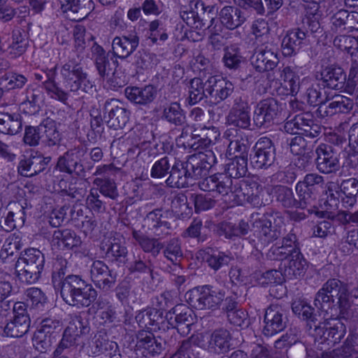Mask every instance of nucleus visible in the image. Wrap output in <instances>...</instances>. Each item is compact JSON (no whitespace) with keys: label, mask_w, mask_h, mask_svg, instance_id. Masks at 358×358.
I'll return each instance as SVG.
<instances>
[{"label":"nucleus","mask_w":358,"mask_h":358,"mask_svg":"<svg viewBox=\"0 0 358 358\" xmlns=\"http://www.w3.org/2000/svg\"><path fill=\"white\" fill-rule=\"evenodd\" d=\"M42 130V142L48 146H54L59 143L61 135L57 128V124L51 118H46L41 123Z\"/></svg>","instance_id":"de8ad7c7"},{"label":"nucleus","mask_w":358,"mask_h":358,"mask_svg":"<svg viewBox=\"0 0 358 358\" xmlns=\"http://www.w3.org/2000/svg\"><path fill=\"white\" fill-rule=\"evenodd\" d=\"M126 97L132 103L139 106H148L155 99L157 90L152 85L144 87H127L124 90Z\"/></svg>","instance_id":"7c9ffc66"},{"label":"nucleus","mask_w":358,"mask_h":358,"mask_svg":"<svg viewBox=\"0 0 358 358\" xmlns=\"http://www.w3.org/2000/svg\"><path fill=\"white\" fill-rule=\"evenodd\" d=\"M305 34L296 28L288 30L281 41L280 49L285 57H291L297 55L301 45L306 41Z\"/></svg>","instance_id":"c756f323"},{"label":"nucleus","mask_w":358,"mask_h":358,"mask_svg":"<svg viewBox=\"0 0 358 358\" xmlns=\"http://www.w3.org/2000/svg\"><path fill=\"white\" fill-rule=\"evenodd\" d=\"M136 340V346L143 350V354L146 357L159 356L165 349V341L160 337L156 338L148 331H139Z\"/></svg>","instance_id":"393cba45"},{"label":"nucleus","mask_w":358,"mask_h":358,"mask_svg":"<svg viewBox=\"0 0 358 358\" xmlns=\"http://www.w3.org/2000/svg\"><path fill=\"white\" fill-rule=\"evenodd\" d=\"M52 240L59 248L63 249H73L81 244L80 237L74 231L69 229L55 231Z\"/></svg>","instance_id":"a18cd8bd"},{"label":"nucleus","mask_w":358,"mask_h":358,"mask_svg":"<svg viewBox=\"0 0 358 358\" xmlns=\"http://www.w3.org/2000/svg\"><path fill=\"white\" fill-rule=\"evenodd\" d=\"M140 38L135 29L124 32L115 36L112 41V50L114 57L122 59L131 55L139 45Z\"/></svg>","instance_id":"6ab92c4d"},{"label":"nucleus","mask_w":358,"mask_h":358,"mask_svg":"<svg viewBox=\"0 0 358 358\" xmlns=\"http://www.w3.org/2000/svg\"><path fill=\"white\" fill-rule=\"evenodd\" d=\"M59 337L36 330L32 341L36 350L41 352L50 350Z\"/></svg>","instance_id":"052dcab7"},{"label":"nucleus","mask_w":358,"mask_h":358,"mask_svg":"<svg viewBox=\"0 0 358 358\" xmlns=\"http://www.w3.org/2000/svg\"><path fill=\"white\" fill-rule=\"evenodd\" d=\"M81 349L90 357L105 355L109 358H121L122 355L117 343L110 341L104 331H98L83 343Z\"/></svg>","instance_id":"0eeeda50"},{"label":"nucleus","mask_w":358,"mask_h":358,"mask_svg":"<svg viewBox=\"0 0 358 358\" xmlns=\"http://www.w3.org/2000/svg\"><path fill=\"white\" fill-rule=\"evenodd\" d=\"M27 82V76L17 72L9 71L0 76V85L8 91L20 90Z\"/></svg>","instance_id":"4d7b16f0"},{"label":"nucleus","mask_w":358,"mask_h":358,"mask_svg":"<svg viewBox=\"0 0 358 358\" xmlns=\"http://www.w3.org/2000/svg\"><path fill=\"white\" fill-rule=\"evenodd\" d=\"M264 322V335L272 336L286 328L288 322L286 310L280 306L271 304L265 311Z\"/></svg>","instance_id":"dca6fc26"},{"label":"nucleus","mask_w":358,"mask_h":358,"mask_svg":"<svg viewBox=\"0 0 358 358\" xmlns=\"http://www.w3.org/2000/svg\"><path fill=\"white\" fill-rule=\"evenodd\" d=\"M354 106L352 99L342 95L334 96L328 105H321L316 110L320 117L332 116L337 113H348Z\"/></svg>","instance_id":"cd10ccee"},{"label":"nucleus","mask_w":358,"mask_h":358,"mask_svg":"<svg viewBox=\"0 0 358 358\" xmlns=\"http://www.w3.org/2000/svg\"><path fill=\"white\" fill-rule=\"evenodd\" d=\"M201 338L206 343L202 344V347L210 352L222 354L229 351L231 335L230 332L223 328L215 329L210 334H201Z\"/></svg>","instance_id":"4be33fe9"},{"label":"nucleus","mask_w":358,"mask_h":358,"mask_svg":"<svg viewBox=\"0 0 358 358\" xmlns=\"http://www.w3.org/2000/svg\"><path fill=\"white\" fill-rule=\"evenodd\" d=\"M315 162L317 169L322 173L330 174L340 169L339 159L331 145L320 143L315 148Z\"/></svg>","instance_id":"2eb2a0df"},{"label":"nucleus","mask_w":358,"mask_h":358,"mask_svg":"<svg viewBox=\"0 0 358 358\" xmlns=\"http://www.w3.org/2000/svg\"><path fill=\"white\" fill-rule=\"evenodd\" d=\"M170 294L163 293L157 299L159 303V309L150 308L139 311L135 317L136 321L140 327L155 329L164 328L165 320L163 318L162 310L169 308L171 305Z\"/></svg>","instance_id":"9b49d317"},{"label":"nucleus","mask_w":358,"mask_h":358,"mask_svg":"<svg viewBox=\"0 0 358 358\" xmlns=\"http://www.w3.org/2000/svg\"><path fill=\"white\" fill-rule=\"evenodd\" d=\"M224 54L222 57L224 65L231 70H236L243 62L241 48L236 44H232L224 48Z\"/></svg>","instance_id":"5fc2aeb1"},{"label":"nucleus","mask_w":358,"mask_h":358,"mask_svg":"<svg viewBox=\"0 0 358 358\" xmlns=\"http://www.w3.org/2000/svg\"><path fill=\"white\" fill-rule=\"evenodd\" d=\"M94 5L92 0H72L62 12L71 21L84 20L94 9Z\"/></svg>","instance_id":"e433bc0d"},{"label":"nucleus","mask_w":358,"mask_h":358,"mask_svg":"<svg viewBox=\"0 0 358 358\" xmlns=\"http://www.w3.org/2000/svg\"><path fill=\"white\" fill-rule=\"evenodd\" d=\"M250 163L255 169H267L276 161V148L273 141L266 136L259 138L250 157Z\"/></svg>","instance_id":"1a4fd4ad"},{"label":"nucleus","mask_w":358,"mask_h":358,"mask_svg":"<svg viewBox=\"0 0 358 358\" xmlns=\"http://www.w3.org/2000/svg\"><path fill=\"white\" fill-rule=\"evenodd\" d=\"M90 277L96 287L103 292L109 291L116 282V273L101 260L92 262L90 268Z\"/></svg>","instance_id":"a211bd4d"},{"label":"nucleus","mask_w":358,"mask_h":358,"mask_svg":"<svg viewBox=\"0 0 358 358\" xmlns=\"http://www.w3.org/2000/svg\"><path fill=\"white\" fill-rule=\"evenodd\" d=\"M281 78L285 83V87L289 90L292 96H295L299 91L308 87L311 79L308 77L300 79L299 76L290 66H285L281 71Z\"/></svg>","instance_id":"4c0bfd02"},{"label":"nucleus","mask_w":358,"mask_h":358,"mask_svg":"<svg viewBox=\"0 0 358 358\" xmlns=\"http://www.w3.org/2000/svg\"><path fill=\"white\" fill-rule=\"evenodd\" d=\"M247 171L248 159L235 155L234 159L226 164L224 173L234 180H237V178L245 176Z\"/></svg>","instance_id":"6e6d98bb"},{"label":"nucleus","mask_w":358,"mask_h":358,"mask_svg":"<svg viewBox=\"0 0 358 358\" xmlns=\"http://www.w3.org/2000/svg\"><path fill=\"white\" fill-rule=\"evenodd\" d=\"M289 258L288 264L285 269V274L289 275L291 278H297L303 275L308 265L301 251H296L295 253H292Z\"/></svg>","instance_id":"49530a36"},{"label":"nucleus","mask_w":358,"mask_h":358,"mask_svg":"<svg viewBox=\"0 0 358 358\" xmlns=\"http://www.w3.org/2000/svg\"><path fill=\"white\" fill-rule=\"evenodd\" d=\"M340 190L344 195L342 197L343 206L345 208H351L357 202L358 195V180L354 178L345 180L341 182Z\"/></svg>","instance_id":"09e8293b"},{"label":"nucleus","mask_w":358,"mask_h":358,"mask_svg":"<svg viewBox=\"0 0 358 358\" xmlns=\"http://www.w3.org/2000/svg\"><path fill=\"white\" fill-rule=\"evenodd\" d=\"M90 331L89 322L80 315L73 316L64 329L62 338L56 348V354L71 347L78 345L81 336Z\"/></svg>","instance_id":"f8f14e48"},{"label":"nucleus","mask_w":358,"mask_h":358,"mask_svg":"<svg viewBox=\"0 0 358 358\" xmlns=\"http://www.w3.org/2000/svg\"><path fill=\"white\" fill-rule=\"evenodd\" d=\"M131 235L136 244L145 253L150 254L153 258H157L161 254L163 242L160 238L148 236L136 229L132 231Z\"/></svg>","instance_id":"2f4dec72"},{"label":"nucleus","mask_w":358,"mask_h":358,"mask_svg":"<svg viewBox=\"0 0 358 358\" xmlns=\"http://www.w3.org/2000/svg\"><path fill=\"white\" fill-rule=\"evenodd\" d=\"M220 133L215 127H203L201 129V134H194L187 143V146L196 150L206 148L214 144L220 137Z\"/></svg>","instance_id":"72a5a7b5"},{"label":"nucleus","mask_w":358,"mask_h":358,"mask_svg":"<svg viewBox=\"0 0 358 358\" xmlns=\"http://www.w3.org/2000/svg\"><path fill=\"white\" fill-rule=\"evenodd\" d=\"M106 123L108 127L115 130L122 129L128 122L130 112L124 104L117 99H112L104 104Z\"/></svg>","instance_id":"f3484780"},{"label":"nucleus","mask_w":358,"mask_h":358,"mask_svg":"<svg viewBox=\"0 0 358 358\" xmlns=\"http://www.w3.org/2000/svg\"><path fill=\"white\" fill-rule=\"evenodd\" d=\"M185 164L181 161L175 160L172 164L170 175L166 180V184L172 187L185 188L189 186L190 176L186 173Z\"/></svg>","instance_id":"ea45409f"},{"label":"nucleus","mask_w":358,"mask_h":358,"mask_svg":"<svg viewBox=\"0 0 358 358\" xmlns=\"http://www.w3.org/2000/svg\"><path fill=\"white\" fill-rule=\"evenodd\" d=\"M279 112L280 106L277 100L268 98L260 101L255 106L253 120L257 127H262L273 122Z\"/></svg>","instance_id":"5701e85b"},{"label":"nucleus","mask_w":358,"mask_h":358,"mask_svg":"<svg viewBox=\"0 0 358 358\" xmlns=\"http://www.w3.org/2000/svg\"><path fill=\"white\" fill-rule=\"evenodd\" d=\"M251 59L253 67L259 72L272 71L279 63L278 55L273 49L255 48Z\"/></svg>","instance_id":"c85d7f7f"},{"label":"nucleus","mask_w":358,"mask_h":358,"mask_svg":"<svg viewBox=\"0 0 358 358\" xmlns=\"http://www.w3.org/2000/svg\"><path fill=\"white\" fill-rule=\"evenodd\" d=\"M86 154L87 148L84 145L79 144L74 146L59 157L56 167L61 172L78 177H85V169L81 163V159Z\"/></svg>","instance_id":"9d476101"},{"label":"nucleus","mask_w":358,"mask_h":358,"mask_svg":"<svg viewBox=\"0 0 358 358\" xmlns=\"http://www.w3.org/2000/svg\"><path fill=\"white\" fill-rule=\"evenodd\" d=\"M162 118L176 127H183L186 124L185 112L178 102L164 106Z\"/></svg>","instance_id":"37998d69"},{"label":"nucleus","mask_w":358,"mask_h":358,"mask_svg":"<svg viewBox=\"0 0 358 358\" xmlns=\"http://www.w3.org/2000/svg\"><path fill=\"white\" fill-rule=\"evenodd\" d=\"M234 260V257L231 252L220 251L210 249V252H208L206 255V261L208 265L214 271H218L224 266H227L229 263Z\"/></svg>","instance_id":"3c124183"},{"label":"nucleus","mask_w":358,"mask_h":358,"mask_svg":"<svg viewBox=\"0 0 358 358\" xmlns=\"http://www.w3.org/2000/svg\"><path fill=\"white\" fill-rule=\"evenodd\" d=\"M68 262L65 259H57L52 273V283L60 292L65 303L78 308L90 306L97 297V291L80 275L68 274Z\"/></svg>","instance_id":"f03ea898"},{"label":"nucleus","mask_w":358,"mask_h":358,"mask_svg":"<svg viewBox=\"0 0 358 358\" xmlns=\"http://www.w3.org/2000/svg\"><path fill=\"white\" fill-rule=\"evenodd\" d=\"M315 336L320 340L321 343H327L333 346L339 343L346 334V327L340 320L333 323L314 324Z\"/></svg>","instance_id":"aec40b11"},{"label":"nucleus","mask_w":358,"mask_h":358,"mask_svg":"<svg viewBox=\"0 0 358 358\" xmlns=\"http://www.w3.org/2000/svg\"><path fill=\"white\" fill-rule=\"evenodd\" d=\"M22 116L17 113H0V132L6 135H16L22 131Z\"/></svg>","instance_id":"79ce46f5"},{"label":"nucleus","mask_w":358,"mask_h":358,"mask_svg":"<svg viewBox=\"0 0 358 358\" xmlns=\"http://www.w3.org/2000/svg\"><path fill=\"white\" fill-rule=\"evenodd\" d=\"M31 319L27 305L23 302H16L13 307V316L4 326H1L3 335L10 338H20L29 330Z\"/></svg>","instance_id":"6e6552de"},{"label":"nucleus","mask_w":358,"mask_h":358,"mask_svg":"<svg viewBox=\"0 0 358 358\" xmlns=\"http://www.w3.org/2000/svg\"><path fill=\"white\" fill-rule=\"evenodd\" d=\"M247 19L246 13L237 6H225L219 12V20L221 24L229 30L240 27Z\"/></svg>","instance_id":"bb28decb"},{"label":"nucleus","mask_w":358,"mask_h":358,"mask_svg":"<svg viewBox=\"0 0 358 358\" xmlns=\"http://www.w3.org/2000/svg\"><path fill=\"white\" fill-rule=\"evenodd\" d=\"M62 329V322L55 317H45L41 320L36 330L59 337Z\"/></svg>","instance_id":"338daca9"},{"label":"nucleus","mask_w":358,"mask_h":358,"mask_svg":"<svg viewBox=\"0 0 358 358\" xmlns=\"http://www.w3.org/2000/svg\"><path fill=\"white\" fill-rule=\"evenodd\" d=\"M297 130L303 131L302 134L310 138L319 136L322 132V127L310 118L307 113H300L294 117Z\"/></svg>","instance_id":"a19ab883"},{"label":"nucleus","mask_w":358,"mask_h":358,"mask_svg":"<svg viewBox=\"0 0 358 358\" xmlns=\"http://www.w3.org/2000/svg\"><path fill=\"white\" fill-rule=\"evenodd\" d=\"M292 310L299 318L313 322L315 324L313 308L305 301H294L292 303Z\"/></svg>","instance_id":"774afa93"},{"label":"nucleus","mask_w":358,"mask_h":358,"mask_svg":"<svg viewBox=\"0 0 358 358\" xmlns=\"http://www.w3.org/2000/svg\"><path fill=\"white\" fill-rule=\"evenodd\" d=\"M225 296L223 289L215 288L211 285L194 287L185 294L187 303L198 310H215Z\"/></svg>","instance_id":"423d86ee"},{"label":"nucleus","mask_w":358,"mask_h":358,"mask_svg":"<svg viewBox=\"0 0 358 358\" xmlns=\"http://www.w3.org/2000/svg\"><path fill=\"white\" fill-rule=\"evenodd\" d=\"M144 222L148 229L153 231L156 236L166 235L168 231L171 229V224L166 220H163V210L161 208H156L149 212Z\"/></svg>","instance_id":"58836bf2"},{"label":"nucleus","mask_w":358,"mask_h":358,"mask_svg":"<svg viewBox=\"0 0 358 358\" xmlns=\"http://www.w3.org/2000/svg\"><path fill=\"white\" fill-rule=\"evenodd\" d=\"M225 134L229 140L228 145L229 153L248 159L249 145L246 136H243L242 132L235 128L227 129Z\"/></svg>","instance_id":"c9c22d12"},{"label":"nucleus","mask_w":358,"mask_h":358,"mask_svg":"<svg viewBox=\"0 0 358 358\" xmlns=\"http://www.w3.org/2000/svg\"><path fill=\"white\" fill-rule=\"evenodd\" d=\"M78 53L73 52L70 53L67 61L59 67V75L67 90L56 82L57 66L45 71L46 79L42 83L51 99L66 104L71 92L79 95L81 93L90 94L93 92L94 85L84 69Z\"/></svg>","instance_id":"f257e3e1"},{"label":"nucleus","mask_w":358,"mask_h":358,"mask_svg":"<svg viewBox=\"0 0 358 358\" xmlns=\"http://www.w3.org/2000/svg\"><path fill=\"white\" fill-rule=\"evenodd\" d=\"M243 192L245 193L243 202L246 201L255 207H259L262 204V200L260 197L262 188L256 182H250L244 185Z\"/></svg>","instance_id":"69168bd1"},{"label":"nucleus","mask_w":358,"mask_h":358,"mask_svg":"<svg viewBox=\"0 0 358 358\" xmlns=\"http://www.w3.org/2000/svg\"><path fill=\"white\" fill-rule=\"evenodd\" d=\"M161 253L163 257L174 265L182 258L183 252L181 247V241L178 238H172L166 242H163Z\"/></svg>","instance_id":"8fccbe9b"},{"label":"nucleus","mask_w":358,"mask_h":358,"mask_svg":"<svg viewBox=\"0 0 358 358\" xmlns=\"http://www.w3.org/2000/svg\"><path fill=\"white\" fill-rule=\"evenodd\" d=\"M314 305L327 314L333 310H338L341 313L346 310L349 308L347 283L338 278L329 279L316 293Z\"/></svg>","instance_id":"7ed1b4c3"},{"label":"nucleus","mask_w":358,"mask_h":358,"mask_svg":"<svg viewBox=\"0 0 358 358\" xmlns=\"http://www.w3.org/2000/svg\"><path fill=\"white\" fill-rule=\"evenodd\" d=\"M28 41L24 31L20 29H14L12 32L11 43L6 51L12 59H16L22 55L27 50Z\"/></svg>","instance_id":"c03bdc74"},{"label":"nucleus","mask_w":358,"mask_h":358,"mask_svg":"<svg viewBox=\"0 0 358 358\" xmlns=\"http://www.w3.org/2000/svg\"><path fill=\"white\" fill-rule=\"evenodd\" d=\"M271 194L283 207L296 208V199L291 188L284 185H275L272 188Z\"/></svg>","instance_id":"bf43d9fd"},{"label":"nucleus","mask_w":358,"mask_h":358,"mask_svg":"<svg viewBox=\"0 0 358 358\" xmlns=\"http://www.w3.org/2000/svg\"><path fill=\"white\" fill-rule=\"evenodd\" d=\"M333 43L336 48L352 57L358 56V38L350 35H338L334 38Z\"/></svg>","instance_id":"13d9d810"},{"label":"nucleus","mask_w":358,"mask_h":358,"mask_svg":"<svg viewBox=\"0 0 358 358\" xmlns=\"http://www.w3.org/2000/svg\"><path fill=\"white\" fill-rule=\"evenodd\" d=\"M320 76L327 87L345 91L347 87L346 73L341 67L336 65L325 66L322 69Z\"/></svg>","instance_id":"a878e982"},{"label":"nucleus","mask_w":358,"mask_h":358,"mask_svg":"<svg viewBox=\"0 0 358 358\" xmlns=\"http://www.w3.org/2000/svg\"><path fill=\"white\" fill-rule=\"evenodd\" d=\"M206 80L203 81L200 78H194L189 83V103L194 105L202 100L207 102L206 91Z\"/></svg>","instance_id":"864d4df0"},{"label":"nucleus","mask_w":358,"mask_h":358,"mask_svg":"<svg viewBox=\"0 0 358 358\" xmlns=\"http://www.w3.org/2000/svg\"><path fill=\"white\" fill-rule=\"evenodd\" d=\"M184 163L186 173H188L187 175L190 176L192 179L205 176L208 171L196 154L189 155Z\"/></svg>","instance_id":"0e129e2a"},{"label":"nucleus","mask_w":358,"mask_h":358,"mask_svg":"<svg viewBox=\"0 0 358 358\" xmlns=\"http://www.w3.org/2000/svg\"><path fill=\"white\" fill-rule=\"evenodd\" d=\"M233 179L224 173H217L206 177L199 182V188L204 192H215L221 195L225 201L230 194Z\"/></svg>","instance_id":"412c9836"},{"label":"nucleus","mask_w":358,"mask_h":358,"mask_svg":"<svg viewBox=\"0 0 358 358\" xmlns=\"http://www.w3.org/2000/svg\"><path fill=\"white\" fill-rule=\"evenodd\" d=\"M97 186L99 194L101 193L106 197L116 200L119 196L117 185L115 181L110 178H96L93 182Z\"/></svg>","instance_id":"e2e57ef3"},{"label":"nucleus","mask_w":358,"mask_h":358,"mask_svg":"<svg viewBox=\"0 0 358 358\" xmlns=\"http://www.w3.org/2000/svg\"><path fill=\"white\" fill-rule=\"evenodd\" d=\"M9 211L0 225L6 231H10L17 227L24 225L26 219V207L20 202L10 203Z\"/></svg>","instance_id":"473e14b6"},{"label":"nucleus","mask_w":358,"mask_h":358,"mask_svg":"<svg viewBox=\"0 0 358 358\" xmlns=\"http://www.w3.org/2000/svg\"><path fill=\"white\" fill-rule=\"evenodd\" d=\"M106 256L112 261L124 263L127 260L128 250L124 242L118 238L114 237L106 245Z\"/></svg>","instance_id":"603ef678"},{"label":"nucleus","mask_w":358,"mask_h":358,"mask_svg":"<svg viewBox=\"0 0 358 358\" xmlns=\"http://www.w3.org/2000/svg\"><path fill=\"white\" fill-rule=\"evenodd\" d=\"M192 311L184 304H178L166 313L165 326L168 329H176L180 335L188 334L193 324Z\"/></svg>","instance_id":"ddd939ff"},{"label":"nucleus","mask_w":358,"mask_h":358,"mask_svg":"<svg viewBox=\"0 0 358 358\" xmlns=\"http://www.w3.org/2000/svg\"><path fill=\"white\" fill-rule=\"evenodd\" d=\"M296 192L299 199H296V208L302 209L314 207L317 203V194L308 190L296 184Z\"/></svg>","instance_id":"680f3d73"},{"label":"nucleus","mask_w":358,"mask_h":358,"mask_svg":"<svg viewBox=\"0 0 358 358\" xmlns=\"http://www.w3.org/2000/svg\"><path fill=\"white\" fill-rule=\"evenodd\" d=\"M233 83L219 76H211L206 79L207 103L216 105L227 99L234 92Z\"/></svg>","instance_id":"4468645a"},{"label":"nucleus","mask_w":358,"mask_h":358,"mask_svg":"<svg viewBox=\"0 0 358 358\" xmlns=\"http://www.w3.org/2000/svg\"><path fill=\"white\" fill-rule=\"evenodd\" d=\"M252 236L249 243L257 250L258 254L270 243L282 235V226L277 223L273 214L266 213L254 219L252 224Z\"/></svg>","instance_id":"20e7f679"},{"label":"nucleus","mask_w":358,"mask_h":358,"mask_svg":"<svg viewBox=\"0 0 358 358\" xmlns=\"http://www.w3.org/2000/svg\"><path fill=\"white\" fill-rule=\"evenodd\" d=\"M127 268L130 274L137 278H154V264L150 259H146L145 255H134L132 259L128 263Z\"/></svg>","instance_id":"f704fd0d"},{"label":"nucleus","mask_w":358,"mask_h":358,"mask_svg":"<svg viewBox=\"0 0 358 358\" xmlns=\"http://www.w3.org/2000/svg\"><path fill=\"white\" fill-rule=\"evenodd\" d=\"M45 264V255L41 251L36 248L25 250L15 263L18 280L27 285L36 283L41 278Z\"/></svg>","instance_id":"39448f33"},{"label":"nucleus","mask_w":358,"mask_h":358,"mask_svg":"<svg viewBox=\"0 0 358 358\" xmlns=\"http://www.w3.org/2000/svg\"><path fill=\"white\" fill-rule=\"evenodd\" d=\"M50 161V157H44L38 152L31 153L29 157L20 160L18 173L24 177H33L43 171Z\"/></svg>","instance_id":"b1692460"}]
</instances>
